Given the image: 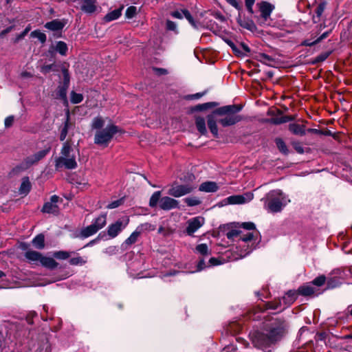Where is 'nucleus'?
<instances>
[{
    "mask_svg": "<svg viewBox=\"0 0 352 352\" xmlns=\"http://www.w3.org/2000/svg\"><path fill=\"white\" fill-rule=\"evenodd\" d=\"M255 224L252 222H245L242 223H236L232 226V228L226 233L228 239L239 240V246L242 248L241 256H245L252 251L254 248V242H252L254 238L257 234Z\"/></svg>",
    "mask_w": 352,
    "mask_h": 352,
    "instance_id": "nucleus-1",
    "label": "nucleus"
},
{
    "mask_svg": "<svg viewBox=\"0 0 352 352\" xmlns=\"http://www.w3.org/2000/svg\"><path fill=\"white\" fill-rule=\"evenodd\" d=\"M261 201L264 208L269 212H280L290 202L288 197L279 189L270 191Z\"/></svg>",
    "mask_w": 352,
    "mask_h": 352,
    "instance_id": "nucleus-2",
    "label": "nucleus"
},
{
    "mask_svg": "<svg viewBox=\"0 0 352 352\" xmlns=\"http://www.w3.org/2000/svg\"><path fill=\"white\" fill-rule=\"evenodd\" d=\"M241 110V107L235 104L226 105L215 109L219 123L223 127L236 124L242 120V118L237 115Z\"/></svg>",
    "mask_w": 352,
    "mask_h": 352,
    "instance_id": "nucleus-3",
    "label": "nucleus"
},
{
    "mask_svg": "<svg viewBox=\"0 0 352 352\" xmlns=\"http://www.w3.org/2000/svg\"><path fill=\"white\" fill-rule=\"evenodd\" d=\"M185 184H179L177 182L173 183L168 190V194L173 197H181L191 193L197 187L195 182V176L193 174L188 173L184 176Z\"/></svg>",
    "mask_w": 352,
    "mask_h": 352,
    "instance_id": "nucleus-4",
    "label": "nucleus"
},
{
    "mask_svg": "<svg viewBox=\"0 0 352 352\" xmlns=\"http://www.w3.org/2000/svg\"><path fill=\"white\" fill-rule=\"evenodd\" d=\"M283 334L282 327H273L265 332H257L253 337V342L258 347L267 346L279 340Z\"/></svg>",
    "mask_w": 352,
    "mask_h": 352,
    "instance_id": "nucleus-5",
    "label": "nucleus"
},
{
    "mask_svg": "<svg viewBox=\"0 0 352 352\" xmlns=\"http://www.w3.org/2000/svg\"><path fill=\"white\" fill-rule=\"evenodd\" d=\"M73 149L68 142H65L60 151V155L55 159V168L60 170L74 169L77 167L76 156L72 153Z\"/></svg>",
    "mask_w": 352,
    "mask_h": 352,
    "instance_id": "nucleus-6",
    "label": "nucleus"
},
{
    "mask_svg": "<svg viewBox=\"0 0 352 352\" xmlns=\"http://www.w3.org/2000/svg\"><path fill=\"white\" fill-rule=\"evenodd\" d=\"M159 204V207L163 210H170L179 208V202L168 196L161 197V192L156 191L151 197L149 200V206L155 208Z\"/></svg>",
    "mask_w": 352,
    "mask_h": 352,
    "instance_id": "nucleus-7",
    "label": "nucleus"
},
{
    "mask_svg": "<svg viewBox=\"0 0 352 352\" xmlns=\"http://www.w3.org/2000/svg\"><path fill=\"white\" fill-rule=\"evenodd\" d=\"M121 132L120 129L111 123L104 129L96 131L94 137V143L107 146L113 139L115 134Z\"/></svg>",
    "mask_w": 352,
    "mask_h": 352,
    "instance_id": "nucleus-8",
    "label": "nucleus"
},
{
    "mask_svg": "<svg viewBox=\"0 0 352 352\" xmlns=\"http://www.w3.org/2000/svg\"><path fill=\"white\" fill-rule=\"evenodd\" d=\"M25 257L30 263L36 264L39 262L42 266L50 270H54L58 265V263L54 258L44 256L41 253L34 250L27 251L25 253Z\"/></svg>",
    "mask_w": 352,
    "mask_h": 352,
    "instance_id": "nucleus-9",
    "label": "nucleus"
},
{
    "mask_svg": "<svg viewBox=\"0 0 352 352\" xmlns=\"http://www.w3.org/2000/svg\"><path fill=\"white\" fill-rule=\"evenodd\" d=\"M107 224V214H101L94 219L91 224L82 228L80 231V236L87 238L95 234L98 231L103 228Z\"/></svg>",
    "mask_w": 352,
    "mask_h": 352,
    "instance_id": "nucleus-10",
    "label": "nucleus"
},
{
    "mask_svg": "<svg viewBox=\"0 0 352 352\" xmlns=\"http://www.w3.org/2000/svg\"><path fill=\"white\" fill-rule=\"evenodd\" d=\"M260 16L258 17L257 22L261 25H270L268 21L270 19V15L274 10V6L266 1H262L258 4Z\"/></svg>",
    "mask_w": 352,
    "mask_h": 352,
    "instance_id": "nucleus-11",
    "label": "nucleus"
},
{
    "mask_svg": "<svg viewBox=\"0 0 352 352\" xmlns=\"http://www.w3.org/2000/svg\"><path fill=\"white\" fill-rule=\"evenodd\" d=\"M129 223V218L125 217L118 219L107 227V234L111 239H114L124 230Z\"/></svg>",
    "mask_w": 352,
    "mask_h": 352,
    "instance_id": "nucleus-12",
    "label": "nucleus"
},
{
    "mask_svg": "<svg viewBox=\"0 0 352 352\" xmlns=\"http://www.w3.org/2000/svg\"><path fill=\"white\" fill-rule=\"evenodd\" d=\"M205 223L204 217L198 216L190 219L186 222L187 226L186 232L189 236H193L194 233L197 232Z\"/></svg>",
    "mask_w": 352,
    "mask_h": 352,
    "instance_id": "nucleus-13",
    "label": "nucleus"
},
{
    "mask_svg": "<svg viewBox=\"0 0 352 352\" xmlns=\"http://www.w3.org/2000/svg\"><path fill=\"white\" fill-rule=\"evenodd\" d=\"M254 197L251 192L243 195H232L226 198V201L228 204H243L250 201Z\"/></svg>",
    "mask_w": 352,
    "mask_h": 352,
    "instance_id": "nucleus-14",
    "label": "nucleus"
},
{
    "mask_svg": "<svg viewBox=\"0 0 352 352\" xmlns=\"http://www.w3.org/2000/svg\"><path fill=\"white\" fill-rule=\"evenodd\" d=\"M59 200V197L57 195H52L50 198V201L46 202L42 208V212L48 214H56L58 211V207L57 202Z\"/></svg>",
    "mask_w": 352,
    "mask_h": 352,
    "instance_id": "nucleus-15",
    "label": "nucleus"
},
{
    "mask_svg": "<svg viewBox=\"0 0 352 352\" xmlns=\"http://www.w3.org/2000/svg\"><path fill=\"white\" fill-rule=\"evenodd\" d=\"M219 123V118L216 114L215 110L207 117V123L210 131L214 137H218V129L217 123Z\"/></svg>",
    "mask_w": 352,
    "mask_h": 352,
    "instance_id": "nucleus-16",
    "label": "nucleus"
},
{
    "mask_svg": "<svg viewBox=\"0 0 352 352\" xmlns=\"http://www.w3.org/2000/svg\"><path fill=\"white\" fill-rule=\"evenodd\" d=\"M298 296L297 291L296 290H289L288 291L285 296L283 297L282 300L283 302V309L286 308L287 307L291 305L296 299Z\"/></svg>",
    "mask_w": 352,
    "mask_h": 352,
    "instance_id": "nucleus-17",
    "label": "nucleus"
},
{
    "mask_svg": "<svg viewBox=\"0 0 352 352\" xmlns=\"http://www.w3.org/2000/svg\"><path fill=\"white\" fill-rule=\"evenodd\" d=\"M96 0H82L81 10L86 13H93L96 9Z\"/></svg>",
    "mask_w": 352,
    "mask_h": 352,
    "instance_id": "nucleus-18",
    "label": "nucleus"
},
{
    "mask_svg": "<svg viewBox=\"0 0 352 352\" xmlns=\"http://www.w3.org/2000/svg\"><path fill=\"white\" fill-rule=\"evenodd\" d=\"M218 189V186L217 184L214 182H206L202 183L199 187V190L202 192H216Z\"/></svg>",
    "mask_w": 352,
    "mask_h": 352,
    "instance_id": "nucleus-19",
    "label": "nucleus"
},
{
    "mask_svg": "<svg viewBox=\"0 0 352 352\" xmlns=\"http://www.w3.org/2000/svg\"><path fill=\"white\" fill-rule=\"evenodd\" d=\"M289 130L295 135L300 136L305 135V127L302 124L291 123L289 125Z\"/></svg>",
    "mask_w": 352,
    "mask_h": 352,
    "instance_id": "nucleus-20",
    "label": "nucleus"
},
{
    "mask_svg": "<svg viewBox=\"0 0 352 352\" xmlns=\"http://www.w3.org/2000/svg\"><path fill=\"white\" fill-rule=\"evenodd\" d=\"M65 25V23L55 19L52 21L47 22L45 27L52 31H58L62 30Z\"/></svg>",
    "mask_w": 352,
    "mask_h": 352,
    "instance_id": "nucleus-21",
    "label": "nucleus"
},
{
    "mask_svg": "<svg viewBox=\"0 0 352 352\" xmlns=\"http://www.w3.org/2000/svg\"><path fill=\"white\" fill-rule=\"evenodd\" d=\"M31 183L28 177H25L22 179V182L19 189V192L21 195H26L30 191Z\"/></svg>",
    "mask_w": 352,
    "mask_h": 352,
    "instance_id": "nucleus-22",
    "label": "nucleus"
},
{
    "mask_svg": "<svg viewBox=\"0 0 352 352\" xmlns=\"http://www.w3.org/2000/svg\"><path fill=\"white\" fill-rule=\"evenodd\" d=\"M329 33H330L329 31H327V32H324L323 34H322L319 37H318L316 39H315L313 41H310L309 39H306L301 43V45L309 46V47L313 46V45L318 43L323 39L326 38L327 37H328V36L329 35Z\"/></svg>",
    "mask_w": 352,
    "mask_h": 352,
    "instance_id": "nucleus-23",
    "label": "nucleus"
},
{
    "mask_svg": "<svg viewBox=\"0 0 352 352\" xmlns=\"http://www.w3.org/2000/svg\"><path fill=\"white\" fill-rule=\"evenodd\" d=\"M32 245L34 248L38 250H42L45 247V237L44 235L42 234L36 235L33 239H32Z\"/></svg>",
    "mask_w": 352,
    "mask_h": 352,
    "instance_id": "nucleus-24",
    "label": "nucleus"
},
{
    "mask_svg": "<svg viewBox=\"0 0 352 352\" xmlns=\"http://www.w3.org/2000/svg\"><path fill=\"white\" fill-rule=\"evenodd\" d=\"M122 14V9H116L109 13H107L104 17V21L105 22H110L113 20L118 19Z\"/></svg>",
    "mask_w": 352,
    "mask_h": 352,
    "instance_id": "nucleus-25",
    "label": "nucleus"
},
{
    "mask_svg": "<svg viewBox=\"0 0 352 352\" xmlns=\"http://www.w3.org/2000/svg\"><path fill=\"white\" fill-rule=\"evenodd\" d=\"M140 236V232L135 229L131 235L124 241L123 245L131 246L138 241L139 236Z\"/></svg>",
    "mask_w": 352,
    "mask_h": 352,
    "instance_id": "nucleus-26",
    "label": "nucleus"
},
{
    "mask_svg": "<svg viewBox=\"0 0 352 352\" xmlns=\"http://www.w3.org/2000/svg\"><path fill=\"white\" fill-rule=\"evenodd\" d=\"M297 293L304 296H311L314 293V288L310 285H302L298 289Z\"/></svg>",
    "mask_w": 352,
    "mask_h": 352,
    "instance_id": "nucleus-27",
    "label": "nucleus"
},
{
    "mask_svg": "<svg viewBox=\"0 0 352 352\" xmlns=\"http://www.w3.org/2000/svg\"><path fill=\"white\" fill-rule=\"evenodd\" d=\"M195 124L197 130L202 134L205 135L207 133L206 127V121L204 118L201 117H197L195 120Z\"/></svg>",
    "mask_w": 352,
    "mask_h": 352,
    "instance_id": "nucleus-28",
    "label": "nucleus"
},
{
    "mask_svg": "<svg viewBox=\"0 0 352 352\" xmlns=\"http://www.w3.org/2000/svg\"><path fill=\"white\" fill-rule=\"evenodd\" d=\"M155 226L152 225L147 222L141 223L136 228V230L140 232V234L144 232L153 231V230H155Z\"/></svg>",
    "mask_w": 352,
    "mask_h": 352,
    "instance_id": "nucleus-29",
    "label": "nucleus"
},
{
    "mask_svg": "<svg viewBox=\"0 0 352 352\" xmlns=\"http://www.w3.org/2000/svg\"><path fill=\"white\" fill-rule=\"evenodd\" d=\"M54 49L62 56H65L68 50L67 44L63 41H58Z\"/></svg>",
    "mask_w": 352,
    "mask_h": 352,
    "instance_id": "nucleus-30",
    "label": "nucleus"
},
{
    "mask_svg": "<svg viewBox=\"0 0 352 352\" xmlns=\"http://www.w3.org/2000/svg\"><path fill=\"white\" fill-rule=\"evenodd\" d=\"M104 125V120L102 117L98 116L94 118V119L93 120L91 123V128L93 129H97L98 131L102 129Z\"/></svg>",
    "mask_w": 352,
    "mask_h": 352,
    "instance_id": "nucleus-31",
    "label": "nucleus"
},
{
    "mask_svg": "<svg viewBox=\"0 0 352 352\" xmlns=\"http://www.w3.org/2000/svg\"><path fill=\"white\" fill-rule=\"evenodd\" d=\"M69 126V114L67 116V119L64 123V126L63 129H61L60 134V140L61 141H64L67 137V133H68V129Z\"/></svg>",
    "mask_w": 352,
    "mask_h": 352,
    "instance_id": "nucleus-32",
    "label": "nucleus"
},
{
    "mask_svg": "<svg viewBox=\"0 0 352 352\" xmlns=\"http://www.w3.org/2000/svg\"><path fill=\"white\" fill-rule=\"evenodd\" d=\"M196 252L202 256H206L210 254V251L206 243H201L196 246Z\"/></svg>",
    "mask_w": 352,
    "mask_h": 352,
    "instance_id": "nucleus-33",
    "label": "nucleus"
},
{
    "mask_svg": "<svg viewBox=\"0 0 352 352\" xmlns=\"http://www.w3.org/2000/svg\"><path fill=\"white\" fill-rule=\"evenodd\" d=\"M275 142H276V144L278 150L281 153H283L284 154L288 153V148L287 147V145L281 138H276Z\"/></svg>",
    "mask_w": 352,
    "mask_h": 352,
    "instance_id": "nucleus-34",
    "label": "nucleus"
},
{
    "mask_svg": "<svg viewBox=\"0 0 352 352\" xmlns=\"http://www.w3.org/2000/svg\"><path fill=\"white\" fill-rule=\"evenodd\" d=\"M282 307V302H281V300L278 299V300H276L273 302H269L267 304V309H273V310H276V309H279V310H282L283 309Z\"/></svg>",
    "mask_w": 352,
    "mask_h": 352,
    "instance_id": "nucleus-35",
    "label": "nucleus"
},
{
    "mask_svg": "<svg viewBox=\"0 0 352 352\" xmlns=\"http://www.w3.org/2000/svg\"><path fill=\"white\" fill-rule=\"evenodd\" d=\"M184 201L188 206H196L201 204V201L198 197H187L184 199Z\"/></svg>",
    "mask_w": 352,
    "mask_h": 352,
    "instance_id": "nucleus-36",
    "label": "nucleus"
},
{
    "mask_svg": "<svg viewBox=\"0 0 352 352\" xmlns=\"http://www.w3.org/2000/svg\"><path fill=\"white\" fill-rule=\"evenodd\" d=\"M53 256L57 259L65 260L70 256V253L67 251H56L53 253Z\"/></svg>",
    "mask_w": 352,
    "mask_h": 352,
    "instance_id": "nucleus-37",
    "label": "nucleus"
},
{
    "mask_svg": "<svg viewBox=\"0 0 352 352\" xmlns=\"http://www.w3.org/2000/svg\"><path fill=\"white\" fill-rule=\"evenodd\" d=\"M69 264L72 265H82L87 263V261L80 256L72 258L69 261Z\"/></svg>",
    "mask_w": 352,
    "mask_h": 352,
    "instance_id": "nucleus-38",
    "label": "nucleus"
},
{
    "mask_svg": "<svg viewBox=\"0 0 352 352\" xmlns=\"http://www.w3.org/2000/svg\"><path fill=\"white\" fill-rule=\"evenodd\" d=\"M83 100V96L81 94H78L74 91L71 93V102L73 104H78Z\"/></svg>",
    "mask_w": 352,
    "mask_h": 352,
    "instance_id": "nucleus-39",
    "label": "nucleus"
},
{
    "mask_svg": "<svg viewBox=\"0 0 352 352\" xmlns=\"http://www.w3.org/2000/svg\"><path fill=\"white\" fill-rule=\"evenodd\" d=\"M31 36L37 38L42 43H44L46 41V35L38 30L32 32Z\"/></svg>",
    "mask_w": 352,
    "mask_h": 352,
    "instance_id": "nucleus-40",
    "label": "nucleus"
},
{
    "mask_svg": "<svg viewBox=\"0 0 352 352\" xmlns=\"http://www.w3.org/2000/svg\"><path fill=\"white\" fill-rule=\"evenodd\" d=\"M240 25L247 30L253 31L256 29V26L253 21H239Z\"/></svg>",
    "mask_w": 352,
    "mask_h": 352,
    "instance_id": "nucleus-41",
    "label": "nucleus"
},
{
    "mask_svg": "<svg viewBox=\"0 0 352 352\" xmlns=\"http://www.w3.org/2000/svg\"><path fill=\"white\" fill-rule=\"evenodd\" d=\"M137 13V8L135 6H129L125 12V16L127 19H132L133 18Z\"/></svg>",
    "mask_w": 352,
    "mask_h": 352,
    "instance_id": "nucleus-42",
    "label": "nucleus"
},
{
    "mask_svg": "<svg viewBox=\"0 0 352 352\" xmlns=\"http://www.w3.org/2000/svg\"><path fill=\"white\" fill-rule=\"evenodd\" d=\"M184 17L188 21V22L191 24L192 26H193L195 28H198L197 23L195 21L188 10H184Z\"/></svg>",
    "mask_w": 352,
    "mask_h": 352,
    "instance_id": "nucleus-43",
    "label": "nucleus"
},
{
    "mask_svg": "<svg viewBox=\"0 0 352 352\" xmlns=\"http://www.w3.org/2000/svg\"><path fill=\"white\" fill-rule=\"evenodd\" d=\"M325 281H326L325 276L320 275V276L316 277V278H314L312 281V283L314 285L320 287V286L323 285L324 284Z\"/></svg>",
    "mask_w": 352,
    "mask_h": 352,
    "instance_id": "nucleus-44",
    "label": "nucleus"
},
{
    "mask_svg": "<svg viewBox=\"0 0 352 352\" xmlns=\"http://www.w3.org/2000/svg\"><path fill=\"white\" fill-rule=\"evenodd\" d=\"M259 57H260V61L263 62L265 64L270 65L272 64V63L274 62V59L271 56H270L265 54H261L259 55Z\"/></svg>",
    "mask_w": 352,
    "mask_h": 352,
    "instance_id": "nucleus-45",
    "label": "nucleus"
},
{
    "mask_svg": "<svg viewBox=\"0 0 352 352\" xmlns=\"http://www.w3.org/2000/svg\"><path fill=\"white\" fill-rule=\"evenodd\" d=\"M62 73H63V76L64 85L66 87H68L69 83V80H70L69 71L65 67H63L62 69Z\"/></svg>",
    "mask_w": 352,
    "mask_h": 352,
    "instance_id": "nucleus-46",
    "label": "nucleus"
},
{
    "mask_svg": "<svg viewBox=\"0 0 352 352\" xmlns=\"http://www.w3.org/2000/svg\"><path fill=\"white\" fill-rule=\"evenodd\" d=\"M15 120V118L13 115L6 117L4 120V126L6 128H10Z\"/></svg>",
    "mask_w": 352,
    "mask_h": 352,
    "instance_id": "nucleus-47",
    "label": "nucleus"
},
{
    "mask_svg": "<svg viewBox=\"0 0 352 352\" xmlns=\"http://www.w3.org/2000/svg\"><path fill=\"white\" fill-rule=\"evenodd\" d=\"M50 148H47V149H45V150H42V151H40L36 153H34V155H35L36 157V160H41V159H43L49 152H50Z\"/></svg>",
    "mask_w": 352,
    "mask_h": 352,
    "instance_id": "nucleus-48",
    "label": "nucleus"
},
{
    "mask_svg": "<svg viewBox=\"0 0 352 352\" xmlns=\"http://www.w3.org/2000/svg\"><path fill=\"white\" fill-rule=\"evenodd\" d=\"M339 285V281L336 278H331L327 280V288L332 289Z\"/></svg>",
    "mask_w": 352,
    "mask_h": 352,
    "instance_id": "nucleus-49",
    "label": "nucleus"
},
{
    "mask_svg": "<svg viewBox=\"0 0 352 352\" xmlns=\"http://www.w3.org/2000/svg\"><path fill=\"white\" fill-rule=\"evenodd\" d=\"M329 52H324L319 54L316 57L314 63H320L325 60L329 56Z\"/></svg>",
    "mask_w": 352,
    "mask_h": 352,
    "instance_id": "nucleus-50",
    "label": "nucleus"
},
{
    "mask_svg": "<svg viewBox=\"0 0 352 352\" xmlns=\"http://www.w3.org/2000/svg\"><path fill=\"white\" fill-rule=\"evenodd\" d=\"M122 203H123L122 199H118V200L113 201L111 202L110 204H109L107 206V208L108 209H113V208H118V206H120Z\"/></svg>",
    "mask_w": 352,
    "mask_h": 352,
    "instance_id": "nucleus-51",
    "label": "nucleus"
},
{
    "mask_svg": "<svg viewBox=\"0 0 352 352\" xmlns=\"http://www.w3.org/2000/svg\"><path fill=\"white\" fill-rule=\"evenodd\" d=\"M245 6L250 14H253V6L255 0H245Z\"/></svg>",
    "mask_w": 352,
    "mask_h": 352,
    "instance_id": "nucleus-52",
    "label": "nucleus"
},
{
    "mask_svg": "<svg viewBox=\"0 0 352 352\" xmlns=\"http://www.w3.org/2000/svg\"><path fill=\"white\" fill-rule=\"evenodd\" d=\"M36 157L34 155H32L31 156H29L26 159H25V163L29 165V166H31L36 162H38V160H36Z\"/></svg>",
    "mask_w": 352,
    "mask_h": 352,
    "instance_id": "nucleus-53",
    "label": "nucleus"
},
{
    "mask_svg": "<svg viewBox=\"0 0 352 352\" xmlns=\"http://www.w3.org/2000/svg\"><path fill=\"white\" fill-rule=\"evenodd\" d=\"M184 10H182L181 11H175V12H172L171 15L174 18H177V19H181L183 17H184Z\"/></svg>",
    "mask_w": 352,
    "mask_h": 352,
    "instance_id": "nucleus-54",
    "label": "nucleus"
},
{
    "mask_svg": "<svg viewBox=\"0 0 352 352\" xmlns=\"http://www.w3.org/2000/svg\"><path fill=\"white\" fill-rule=\"evenodd\" d=\"M166 28L169 30L174 31V30H176L177 25H176L175 22H173L172 21H170V20H168L166 21Z\"/></svg>",
    "mask_w": 352,
    "mask_h": 352,
    "instance_id": "nucleus-55",
    "label": "nucleus"
},
{
    "mask_svg": "<svg viewBox=\"0 0 352 352\" xmlns=\"http://www.w3.org/2000/svg\"><path fill=\"white\" fill-rule=\"evenodd\" d=\"M229 4L237 10L241 9V5L237 0H226Z\"/></svg>",
    "mask_w": 352,
    "mask_h": 352,
    "instance_id": "nucleus-56",
    "label": "nucleus"
},
{
    "mask_svg": "<svg viewBox=\"0 0 352 352\" xmlns=\"http://www.w3.org/2000/svg\"><path fill=\"white\" fill-rule=\"evenodd\" d=\"M68 87L64 85V87H60L58 90V95L60 97L64 98L66 97V89Z\"/></svg>",
    "mask_w": 352,
    "mask_h": 352,
    "instance_id": "nucleus-57",
    "label": "nucleus"
},
{
    "mask_svg": "<svg viewBox=\"0 0 352 352\" xmlns=\"http://www.w3.org/2000/svg\"><path fill=\"white\" fill-rule=\"evenodd\" d=\"M53 67H54L53 64L43 65L41 67V72H43V73H48L52 69Z\"/></svg>",
    "mask_w": 352,
    "mask_h": 352,
    "instance_id": "nucleus-58",
    "label": "nucleus"
},
{
    "mask_svg": "<svg viewBox=\"0 0 352 352\" xmlns=\"http://www.w3.org/2000/svg\"><path fill=\"white\" fill-rule=\"evenodd\" d=\"M206 265L204 259L199 261L197 265V271H201L206 268Z\"/></svg>",
    "mask_w": 352,
    "mask_h": 352,
    "instance_id": "nucleus-59",
    "label": "nucleus"
},
{
    "mask_svg": "<svg viewBox=\"0 0 352 352\" xmlns=\"http://www.w3.org/2000/svg\"><path fill=\"white\" fill-rule=\"evenodd\" d=\"M292 120V118L289 117V116H285V117L281 118L278 121L276 122V124L284 123V122H287Z\"/></svg>",
    "mask_w": 352,
    "mask_h": 352,
    "instance_id": "nucleus-60",
    "label": "nucleus"
},
{
    "mask_svg": "<svg viewBox=\"0 0 352 352\" xmlns=\"http://www.w3.org/2000/svg\"><path fill=\"white\" fill-rule=\"evenodd\" d=\"M294 148L295 150L298 153H304V148L303 147L300 145L299 144H295L294 145Z\"/></svg>",
    "mask_w": 352,
    "mask_h": 352,
    "instance_id": "nucleus-61",
    "label": "nucleus"
},
{
    "mask_svg": "<svg viewBox=\"0 0 352 352\" xmlns=\"http://www.w3.org/2000/svg\"><path fill=\"white\" fill-rule=\"evenodd\" d=\"M209 263L211 265H217L220 263L217 258L213 257L210 258Z\"/></svg>",
    "mask_w": 352,
    "mask_h": 352,
    "instance_id": "nucleus-62",
    "label": "nucleus"
},
{
    "mask_svg": "<svg viewBox=\"0 0 352 352\" xmlns=\"http://www.w3.org/2000/svg\"><path fill=\"white\" fill-rule=\"evenodd\" d=\"M227 43L230 46V47L232 49L234 52H237L236 47L232 41H228Z\"/></svg>",
    "mask_w": 352,
    "mask_h": 352,
    "instance_id": "nucleus-63",
    "label": "nucleus"
},
{
    "mask_svg": "<svg viewBox=\"0 0 352 352\" xmlns=\"http://www.w3.org/2000/svg\"><path fill=\"white\" fill-rule=\"evenodd\" d=\"M205 93L206 92L197 93V94L192 95V98L194 99H198V98H201V96H203L205 94Z\"/></svg>",
    "mask_w": 352,
    "mask_h": 352,
    "instance_id": "nucleus-64",
    "label": "nucleus"
}]
</instances>
